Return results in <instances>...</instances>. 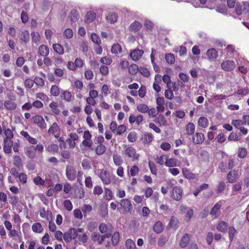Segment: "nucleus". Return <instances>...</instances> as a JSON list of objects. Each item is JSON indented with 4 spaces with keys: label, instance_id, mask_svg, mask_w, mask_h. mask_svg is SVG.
Listing matches in <instances>:
<instances>
[{
    "label": "nucleus",
    "instance_id": "obj_1",
    "mask_svg": "<svg viewBox=\"0 0 249 249\" xmlns=\"http://www.w3.org/2000/svg\"><path fill=\"white\" fill-rule=\"evenodd\" d=\"M222 206V201H219L216 203L210 211V214L213 218H218L221 213L220 209Z\"/></svg>",
    "mask_w": 249,
    "mask_h": 249
},
{
    "label": "nucleus",
    "instance_id": "obj_2",
    "mask_svg": "<svg viewBox=\"0 0 249 249\" xmlns=\"http://www.w3.org/2000/svg\"><path fill=\"white\" fill-rule=\"evenodd\" d=\"M66 174L69 180H73L76 177V171L72 166L67 165L66 169Z\"/></svg>",
    "mask_w": 249,
    "mask_h": 249
},
{
    "label": "nucleus",
    "instance_id": "obj_3",
    "mask_svg": "<svg viewBox=\"0 0 249 249\" xmlns=\"http://www.w3.org/2000/svg\"><path fill=\"white\" fill-rule=\"evenodd\" d=\"M124 154L129 158H132L133 160H138L139 156L137 154L136 149L133 147H128L124 151Z\"/></svg>",
    "mask_w": 249,
    "mask_h": 249
},
{
    "label": "nucleus",
    "instance_id": "obj_4",
    "mask_svg": "<svg viewBox=\"0 0 249 249\" xmlns=\"http://www.w3.org/2000/svg\"><path fill=\"white\" fill-rule=\"evenodd\" d=\"M98 172H100V178L103 182L106 184H108L110 182L109 174L105 170H98Z\"/></svg>",
    "mask_w": 249,
    "mask_h": 249
},
{
    "label": "nucleus",
    "instance_id": "obj_5",
    "mask_svg": "<svg viewBox=\"0 0 249 249\" xmlns=\"http://www.w3.org/2000/svg\"><path fill=\"white\" fill-rule=\"evenodd\" d=\"M182 190L180 187L175 186L173 188L171 196L174 200H180L182 198Z\"/></svg>",
    "mask_w": 249,
    "mask_h": 249
},
{
    "label": "nucleus",
    "instance_id": "obj_6",
    "mask_svg": "<svg viewBox=\"0 0 249 249\" xmlns=\"http://www.w3.org/2000/svg\"><path fill=\"white\" fill-rule=\"evenodd\" d=\"M221 67L225 71H231L235 68V64L233 61L226 60L221 63Z\"/></svg>",
    "mask_w": 249,
    "mask_h": 249
},
{
    "label": "nucleus",
    "instance_id": "obj_7",
    "mask_svg": "<svg viewBox=\"0 0 249 249\" xmlns=\"http://www.w3.org/2000/svg\"><path fill=\"white\" fill-rule=\"evenodd\" d=\"M34 122L39 127L42 128H46L47 127L46 124L43 118L40 115H36L33 117Z\"/></svg>",
    "mask_w": 249,
    "mask_h": 249
},
{
    "label": "nucleus",
    "instance_id": "obj_8",
    "mask_svg": "<svg viewBox=\"0 0 249 249\" xmlns=\"http://www.w3.org/2000/svg\"><path fill=\"white\" fill-rule=\"evenodd\" d=\"M25 155L29 158L33 159L36 157L35 146L30 145L24 148Z\"/></svg>",
    "mask_w": 249,
    "mask_h": 249
},
{
    "label": "nucleus",
    "instance_id": "obj_9",
    "mask_svg": "<svg viewBox=\"0 0 249 249\" xmlns=\"http://www.w3.org/2000/svg\"><path fill=\"white\" fill-rule=\"evenodd\" d=\"M120 205L127 212H130L132 209V206L130 201L128 199H123L121 200Z\"/></svg>",
    "mask_w": 249,
    "mask_h": 249
},
{
    "label": "nucleus",
    "instance_id": "obj_10",
    "mask_svg": "<svg viewBox=\"0 0 249 249\" xmlns=\"http://www.w3.org/2000/svg\"><path fill=\"white\" fill-rule=\"evenodd\" d=\"M191 235L188 233H185L180 240L179 246L181 248H186L189 244Z\"/></svg>",
    "mask_w": 249,
    "mask_h": 249
},
{
    "label": "nucleus",
    "instance_id": "obj_11",
    "mask_svg": "<svg viewBox=\"0 0 249 249\" xmlns=\"http://www.w3.org/2000/svg\"><path fill=\"white\" fill-rule=\"evenodd\" d=\"M143 53V50L135 49L130 53L129 55L133 61H136L140 59Z\"/></svg>",
    "mask_w": 249,
    "mask_h": 249
},
{
    "label": "nucleus",
    "instance_id": "obj_12",
    "mask_svg": "<svg viewBox=\"0 0 249 249\" xmlns=\"http://www.w3.org/2000/svg\"><path fill=\"white\" fill-rule=\"evenodd\" d=\"M206 54L209 60H214L218 57V52L215 49L211 48L207 50Z\"/></svg>",
    "mask_w": 249,
    "mask_h": 249
},
{
    "label": "nucleus",
    "instance_id": "obj_13",
    "mask_svg": "<svg viewBox=\"0 0 249 249\" xmlns=\"http://www.w3.org/2000/svg\"><path fill=\"white\" fill-rule=\"evenodd\" d=\"M179 221L178 218L174 216H172L170 221L167 226V229L173 228L176 230L178 227Z\"/></svg>",
    "mask_w": 249,
    "mask_h": 249
},
{
    "label": "nucleus",
    "instance_id": "obj_14",
    "mask_svg": "<svg viewBox=\"0 0 249 249\" xmlns=\"http://www.w3.org/2000/svg\"><path fill=\"white\" fill-rule=\"evenodd\" d=\"M49 49L47 46L41 45L39 47L38 52V55L46 57L49 54Z\"/></svg>",
    "mask_w": 249,
    "mask_h": 249
},
{
    "label": "nucleus",
    "instance_id": "obj_15",
    "mask_svg": "<svg viewBox=\"0 0 249 249\" xmlns=\"http://www.w3.org/2000/svg\"><path fill=\"white\" fill-rule=\"evenodd\" d=\"M96 14L93 11L87 12L85 16V22L87 23H91L96 18Z\"/></svg>",
    "mask_w": 249,
    "mask_h": 249
},
{
    "label": "nucleus",
    "instance_id": "obj_16",
    "mask_svg": "<svg viewBox=\"0 0 249 249\" xmlns=\"http://www.w3.org/2000/svg\"><path fill=\"white\" fill-rule=\"evenodd\" d=\"M237 172L235 170H231L227 175L228 181L230 183L234 182L237 178Z\"/></svg>",
    "mask_w": 249,
    "mask_h": 249
},
{
    "label": "nucleus",
    "instance_id": "obj_17",
    "mask_svg": "<svg viewBox=\"0 0 249 249\" xmlns=\"http://www.w3.org/2000/svg\"><path fill=\"white\" fill-rule=\"evenodd\" d=\"M142 26V24L139 22L135 21L130 24L129 30L131 32H136L141 29Z\"/></svg>",
    "mask_w": 249,
    "mask_h": 249
},
{
    "label": "nucleus",
    "instance_id": "obj_18",
    "mask_svg": "<svg viewBox=\"0 0 249 249\" xmlns=\"http://www.w3.org/2000/svg\"><path fill=\"white\" fill-rule=\"evenodd\" d=\"M196 140L195 141L194 137L193 138V142L195 144H199L202 143L204 140V135L201 133H196Z\"/></svg>",
    "mask_w": 249,
    "mask_h": 249
},
{
    "label": "nucleus",
    "instance_id": "obj_19",
    "mask_svg": "<svg viewBox=\"0 0 249 249\" xmlns=\"http://www.w3.org/2000/svg\"><path fill=\"white\" fill-rule=\"evenodd\" d=\"M106 18L107 20L110 22V23H114L117 20L118 15L115 12H109Z\"/></svg>",
    "mask_w": 249,
    "mask_h": 249
},
{
    "label": "nucleus",
    "instance_id": "obj_20",
    "mask_svg": "<svg viewBox=\"0 0 249 249\" xmlns=\"http://www.w3.org/2000/svg\"><path fill=\"white\" fill-rule=\"evenodd\" d=\"M21 41L25 44H27L30 40V33L27 30L22 32L20 36Z\"/></svg>",
    "mask_w": 249,
    "mask_h": 249
},
{
    "label": "nucleus",
    "instance_id": "obj_21",
    "mask_svg": "<svg viewBox=\"0 0 249 249\" xmlns=\"http://www.w3.org/2000/svg\"><path fill=\"white\" fill-rule=\"evenodd\" d=\"M163 225L160 221L156 222L153 226V230L158 234L161 233L163 231Z\"/></svg>",
    "mask_w": 249,
    "mask_h": 249
},
{
    "label": "nucleus",
    "instance_id": "obj_22",
    "mask_svg": "<svg viewBox=\"0 0 249 249\" xmlns=\"http://www.w3.org/2000/svg\"><path fill=\"white\" fill-rule=\"evenodd\" d=\"M228 226V224L226 222L221 221L217 224L216 229L219 231L226 232Z\"/></svg>",
    "mask_w": 249,
    "mask_h": 249
},
{
    "label": "nucleus",
    "instance_id": "obj_23",
    "mask_svg": "<svg viewBox=\"0 0 249 249\" xmlns=\"http://www.w3.org/2000/svg\"><path fill=\"white\" fill-rule=\"evenodd\" d=\"M182 172L183 176L188 179H193L195 178V175L194 174L192 173L187 168H183L182 170Z\"/></svg>",
    "mask_w": 249,
    "mask_h": 249
},
{
    "label": "nucleus",
    "instance_id": "obj_24",
    "mask_svg": "<svg viewBox=\"0 0 249 249\" xmlns=\"http://www.w3.org/2000/svg\"><path fill=\"white\" fill-rule=\"evenodd\" d=\"M14 165L16 166V167L20 170V168L22 166V163L21 161V158L18 155L15 156L14 157Z\"/></svg>",
    "mask_w": 249,
    "mask_h": 249
},
{
    "label": "nucleus",
    "instance_id": "obj_25",
    "mask_svg": "<svg viewBox=\"0 0 249 249\" xmlns=\"http://www.w3.org/2000/svg\"><path fill=\"white\" fill-rule=\"evenodd\" d=\"M4 106L8 110H14L17 107L16 103L11 100H7L4 102Z\"/></svg>",
    "mask_w": 249,
    "mask_h": 249
},
{
    "label": "nucleus",
    "instance_id": "obj_26",
    "mask_svg": "<svg viewBox=\"0 0 249 249\" xmlns=\"http://www.w3.org/2000/svg\"><path fill=\"white\" fill-rule=\"evenodd\" d=\"M120 240V233L118 231H115L111 235V242L113 246H116L119 243Z\"/></svg>",
    "mask_w": 249,
    "mask_h": 249
},
{
    "label": "nucleus",
    "instance_id": "obj_27",
    "mask_svg": "<svg viewBox=\"0 0 249 249\" xmlns=\"http://www.w3.org/2000/svg\"><path fill=\"white\" fill-rule=\"evenodd\" d=\"M32 228L33 231L36 233H40L43 230L41 224L39 222L33 224Z\"/></svg>",
    "mask_w": 249,
    "mask_h": 249
},
{
    "label": "nucleus",
    "instance_id": "obj_28",
    "mask_svg": "<svg viewBox=\"0 0 249 249\" xmlns=\"http://www.w3.org/2000/svg\"><path fill=\"white\" fill-rule=\"evenodd\" d=\"M157 123L160 124V125L165 126L167 125V121L162 114H160L156 118Z\"/></svg>",
    "mask_w": 249,
    "mask_h": 249
},
{
    "label": "nucleus",
    "instance_id": "obj_29",
    "mask_svg": "<svg viewBox=\"0 0 249 249\" xmlns=\"http://www.w3.org/2000/svg\"><path fill=\"white\" fill-rule=\"evenodd\" d=\"M195 126L193 123H189L186 126V134L188 135H191L194 133Z\"/></svg>",
    "mask_w": 249,
    "mask_h": 249
},
{
    "label": "nucleus",
    "instance_id": "obj_30",
    "mask_svg": "<svg viewBox=\"0 0 249 249\" xmlns=\"http://www.w3.org/2000/svg\"><path fill=\"white\" fill-rule=\"evenodd\" d=\"M54 51L59 54H63L64 52L63 47L59 44H54L53 45Z\"/></svg>",
    "mask_w": 249,
    "mask_h": 249
},
{
    "label": "nucleus",
    "instance_id": "obj_31",
    "mask_svg": "<svg viewBox=\"0 0 249 249\" xmlns=\"http://www.w3.org/2000/svg\"><path fill=\"white\" fill-rule=\"evenodd\" d=\"M198 123L199 125L203 128H206L208 125V120L204 117H201L199 118Z\"/></svg>",
    "mask_w": 249,
    "mask_h": 249
},
{
    "label": "nucleus",
    "instance_id": "obj_32",
    "mask_svg": "<svg viewBox=\"0 0 249 249\" xmlns=\"http://www.w3.org/2000/svg\"><path fill=\"white\" fill-rule=\"evenodd\" d=\"M59 130V126L56 123L53 124L52 126L49 128L48 133L49 134H53Z\"/></svg>",
    "mask_w": 249,
    "mask_h": 249
},
{
    "label": "nucleus",
    "instance_id": "obj_33",
    "mask_svg": "<svg viewBox=\"0 0 249 249\" xmlns=\"http://www.w3.org/2000/svg\"><path fill=\"white\" fill-rule=\"evenodd\" d=\"M78 17L79 13L76 10L73 9L71 11L70 18L71 21L76 22L78 20Z\"/></svg>",
    "mask_w": 249,
    "mask_h": 249
},
{
    "label": "nucleus",
    "instance_id": "obj_34",
    "mask_svg": "<svg viewBox=\"0 0 249 249\" xmlns=\"http://www.w3.org/2000/svg\"><path fill=\"white\" fill-rule=\"evenodd\" d=\"M139 70L138 66L135 64H133L128 68L129 73L131 75L136 74Z\"/></svg>",
    "mask_w": 249,
    "mask_h": 249
},
{
    "label": "nucleus",
    "instance_id": "obj_35",
    "mask_svg": "<svg viewBox=\"0 0 249 249\" xmlns=\"http://www.w3.org/2000/svg\"><path fill=\"white\" fill-rule=\"evenodd\" d=\"M106 150V146L103 144H99L95 149L96 154L98 155H101L104 154Z\"/></svg>",
    "mask_w": 249,
    "mask_h": 249
},
{
    "label": "nucleus",
    "instance_id": "obj_36",
    "mask_svg": "<svg viewBox=\"0 0 249 249\" xmlns=\"http://www.w3.org/2000/svg\"><path fill=\"white\" fill-rule=\"evenodd\" d=\"M237 231L234 227L231 226L229 228V236L230 242H232L233 240L235 234Z\"/></svg>",
    "mask_w": 249,
    "mask_h": 249
},
{
    "label": "nucleus",
    "instance_id": "obj_37",
    "mask_svg": "<svg viewBox=\"0 0 249 249\" xmlns=\"http://www.w3.org/2000/svg\"><path fill=\"white\" fill-rule=\"evenodd\" d=\"M137 110L142 113H146L149 110L148 107L145 104H139L137 107Z\"/></svg>",
    "mask_w": 249,
    "mask_h": 249
},
{
    "label": "nucleus",
    "instance_id": "obj_38",
    "mask_svg": "<svg viewBox=\"0 0 249 249\" xmlns=\"http://www.w3.org/2000/svg\"><path fill=\"white\" fill-rule=\"evenodd\" d=\"M178 160L176 159L171 158L170 159H167L165 162L166 166L168 167H174L177 166V162Z\"/></svg>",
    "mask_w": 249,
    "mask_h": 249
},
{
    "label": "nucleus",
    "instance_id": "obj_39",
    "mask_svg": "<svg viewBox=\"0 0 249 249\" xmlns=\"http://www.w3.org/2000/svg\"><path fill=\"white\" fill-rule=\"evenodd\" d=\"M122 47L119 44H114L111 47V52L114 54H118L122 52Z\"/></svg>",
    "mask_w": 249,
    "mask_h": 249
},
{
    "label": "nucleus",
    "instance_id": "obj_40",
    "mask_svg": "<svg viewBox=\"0 0 249 249\" xmlns=\"http://www.w3.org/2000/svg\"><path fill=\"white\" fill-rule=\"evenodd\" d=\"M113 159L114 163L117 165L120 166L123 163V160L120 155L118 154H114L113 156Z\"/></svg>",
    "mask_w": 249,
    "mask_h": 249
},
{
    "label": "nucleus",
    "instance_id": "obj_41",
    "mask_svg": "<svg viewBox=\"0 0 249 249\" xmlns=\"http://www.w3.org/2000/svg\"><path fill=\"white\" fill-rule=\"evenodd\" d=\"M49 106L52 108L53 113L56 115H58L59 113L60 110L58 108V105L56 102H53L51 103Z\"/></svg>",
    "mask_w": 249,
    "mask_h": 249
},
{
    "label": "nucleus",
    "instance_id": "obj_42",
    "mask_svg": "<svg viewBox=\"0 0 249 249\" xmlns=\"http://www.w3.org/2000/svg\"><path fill=\"white\" fill-rule=\"evenodd\" d=\"M50 92L52 95L54 96H57L60 93L59 89L58 86L56 85H53L51 87Z\"/></svg>",
    "mask_w": 249,
    "mask_h": 249
},
{
    "label": "nucleus",
    "instance_id": "obj_43",
    "mask_svg": "<svg viewBox=\"0 0 249 249\" xmlns=\"http://www.w3.org/2000/svg\"><path fill=\"white\" fill-rule=\"evenodd\" d=\"M153 140V135L151 133L145 134L144 136L143 142L144 144H149Z\"/></svg>",
    "mask_w": 249,
    "mask_h": 249
},
{
    "label": "nucleus",
    "instance_id": "obj_44",
    "mask_svg": "<svg viewBox=\"0 0 249 249\" xmlns=\"http://www.w3.org/2000/svg\"><path fill=\"white\" fill-rule=\"evenodd\" d=\"M242 2H237L235 6V12L238 15H241L243 11Z\"/></svg>",
    "mask_w": 249,
    "mask_h": 249
},
{
    "label": "nucleus",
    "instance_id": "obj_45",
    "mask_svg": "<svg viewBox=\"0 0 249 249\" xmlns=\"http://www.w3.org/2000/svg\"><path fill=\"white\" fill-rule=\"evenodd\" d=\"M47 150L50 152L57 153L59 148L57 144H51L48 146Z\"/></svg>",
    "mask_w": 249,
    "mask_h": 249
},
{
    "label": "nucleus",
    "instance_id": "obj_46",
    "mask_svg": "<svg viewBox=\"0 0 249 249\" xmlns=\"http://www.w3.org/2000/svg\"><path fill=\"white\" fill-rule=\"evenodd\" d=\"M127 139L130 142H135L137 139L136 133L134 131L130 132L128 135Z\"/></svg>",
    "mask_w": 249,
    "mask_h": 249
},
{
    "label": "nucleus",
    "instance_id": "obj_47",
    "mask_svg": "<svg viewBox=\"0 0 249 249\" xmlns=\"http://www.w3.org/2000/svg\"><path fill=\"white\" fill-rule=\"evenodd\" d=\"M40 215L41 217L45 218L49 220V217H51L52 216V213L50 211H47L46 212L44 208L42 211L40 212Z\"/></svg>",
    "mask_w": 249,
    "mask_h": 249
},
{
    "label": "nucleus",
    "instance_id": "obj_48",
    "mask_svg": "<svg viewBox=\"0 0 249 249\" xmlns=\"http://www.w3.org/2000/svg\"><path fill=\"white\" fill-rule=\"evenodd\" d=\"M125 245L127 249H136L135 243L131 239H127Z\"/></svg>",
    "mask_w": 249,
    "mask_h": 249
},
{
    "label": "nucleus",
    "instance_id": "obj_49",
    "mask_svg": "<svg viewBox=\"0 0 249 249\" xmlns=\"http://www.w3.org/2000/svg\"><path fill=\"white\" fill-rule=\"evenodd\" d=\"M113 196V193L111 190L108 188H105L104 198H106L107 200H109L112 198Z\"/></svg>",
    "mask_w": 249,
    "mask_h": 249
},
{
    "label": "nucleus",
    "instance_id": "obj_50",
    "mask_svg": "<svg viewBox=\"0 0 249 249\" xmlns=\"http://www.w3.org/2000/svg\"><path fill=\"white\" fill-rule=\"evenodd\" d=\"M165 60L168 64H172L175 62V57L173 53H169L165 55Z\"/></svg>",
    "mask_w": 249,
    "mask_h": 249
},
{
    "label": "nucleus",
    "instance_id": "obj_51",
    "mask_svg": "<svg viewBox=\"0 0 249 249\" xmlns=\"http://www.w3.org/2000/svg\"><path fill=\"white\" fill-rule=\"evenodd\" d=\"M226 187V183L224 181H220L217 186V193H221L223 192Z\"/></svg>",
    "mask_w": 249,
    "mask_h": 249
},
{
    "label": "nucleus",
    "instance_id": "obj_52",
    "mask_svg": "<svg viewBox=\"0 0 249 249\" xmlns=\"http://www.w3.org/2000/svg\"><path fill=\"white\" fill-rule=\"evenodd\" d=\"M91 39L94 42L98 45H100L101 43V40L98 35L96 34H92L91 35Z\"/></svg>",
    "mask_w": 249,
    "mask_h": 249
},
{
    "label": "nucleus",
    "instance_id": "obj_53",
    "mask_svg": "<svg viewBox=\"0 0 249 249\" xmlns=\"http://www.w3.org/2000/svg\"><path fill=\"white\" fill-rule=\"evenodd\" d=\"M231 124L234 127L239 129V127H241V125L245 124V122L240 120H233L231 122Z\"/></svg>",
    "mask_w": 249,
    "mask_h": 249
},
{
    "label": "nucleus",
    "instance_id": "obj_54",
    "mask_svg": "<svg viewBox=\"0 0 249 249\" xmlns=\"http://www.w3.org/2000/svg\"><path fill=\"white\" fill-rule=\"evenodd\" d=\"M139 71L144 77H147L150 75V72L146 68L141 67L139 68Z\"/></svg>",
    "mask_w": 249,
    "mask_h": 249
},
{
    "label": "nucleus",
    "instance_id": "obj_55",
    "mask_svg": "<svg viewBox=\"0 0 249 249\" xmlns=\"http://www.w3.org/2000/svg\"><path fill=\"white\" fill-rule=\"evenodd\" d=\"M61 96L62 98L66 101L69 102L71 100V94L69 91H64Z\"/></svg>",
    "mask_w": 249,
    "mask_h": 249
},
{
    "label": "nucleus",
    "instance_id": "obj_56",
    "mask_svg": "<svg viewBox=\"0 0 249 249\" xmlns=\"http://www.w3.org/2000/svg\"><path fill=\"white\" fill-rule=\"evenodd\" d=\"M31 36L33 42L37 43L40 40V36L38 32H32Z\"/></svg>",
    "mask_w": 249,
    "mask_h": 249
},
{
    "label": "nucleus",
    "instance_id": "obj_57",
    "mask_svg": "<svg viewBox=\"0 0 249 249\" xmlns=\"http://www.w3.org/2000/svg\"><path fill=\"white\" fill-rule=\"evenodd\" d=\"M73 32L72 30L70 28L66 29L64 32V35L66 38L70 39L72 38L73 36Z\"/></svg>",
    "mask_w": 249,
    "mask_h": 249
},
{
    "label": "nucleus",
    "instance_id": "obj_58",
    "mask_svg": "<svg viewBox=\"0 0 249 249\" xmlns=\"http://www.w3.org/2000/svg\"><path fill=\"white\" fill-rule=\"evenodd\" d=\"M2 127L3 129L4 130V134L6 136L5 138H7V139H12L14 135L11 129L9 128L6 129L5 127H4L3 125Z\"/></svg>",
    "mask_w": 249,
    "mask_h": 249
},
{
    "label": "nucleus",
    "instance_id": "obj_59",
    "mask_svg": "<svg viewBox=\"0 0 249 249\" xmlns=\"http://www.w3.org/2000/svg\"><path fill=\"white\" fill-rule=\"evenodd\" d=\"M168 239L166 237L161 235L160 236L158 240V244L159 247H162L164 245L165 243L167 241Z\"/></svg>",
    "mask_w": 249,
    "mask_h": 249
},
{
    "label": "nucleus",
    "instance_id": "obj_60",
    "mask_svg": "<svg viewBox=\"0 0 249 249\" xmlns=\"http://www.w3.org/2000/svg\"><path fill=\"white\" fill-rule=\"evenodd\" d=\"M146 94V88L144 86L142 85L138 90V95L141 98H143Z\"/></svg>",
    "mask_w": 249,
    "mask_h": 249
},
{
    "label": "nucleus",
    "instance_id": "obj_61",
    "mask_svg": "<svg viewBox=\"0 0 249 249\" xmlns=\"http://www.w3.org/2000/svg\"><path fill=\"white\" fill-rule=\"evenodd\" d=\"M34 83L38 86L42 87L44 85V81L43 79L39 77H36L35 78L34 80Z\"/></svg>",
    "mask_w": 249,
    "mask_h": 249
},
{
    "label": "nucleus",
    "instance_id": "obj_62",
    "mask_svg": "<svg viewBox=\"0 0 249 249\" xmlns=\"http://www.w3.org/2000/svg\"><path fill=\"white\" fill-rule=\"evenodd\" d=\"M126 131V126L124 124L120 125L117 128V134L121 135Z\"/></svg>",
    "mask_w": 249,
    "mask_h": 249
},
{
    "label": "nucleus",
    "instance_id": "obj_63",
    "mask_svg": "<svg viewBox=\"0 0 249 249\" xmlns=\"http://www.w3.org/2000/svg\"><path fill=\"white\" fill-rule=\"evenodd\" d=\"M64 206L66 210L71 211L72 209V205L70 200H65L64 202Z\"/></svg>",
    "mask_w": 249,
    "mask_h": 249
},
{
    "label": "nucleus",
    "instance_id": "obj_64",
    "mask_svg": "<svg viewBox=\"0 0 249 249\" xmlns=\"http://www.w3.org/2000/svg\"><path fill=\"white\" fill-rule=\"evenodd\" d=\"M34 83V80L30 78H27L24 82V86L26 88L30 89L33 86Z\"/></svg>",
    "mask_w": 249,
    "mask_h": 249
}]
</instances>
